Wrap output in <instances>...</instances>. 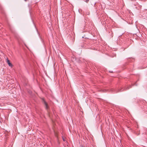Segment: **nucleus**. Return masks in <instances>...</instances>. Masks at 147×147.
Listing matches in <instances>:
<instances>
[{
  "instance_id": "7ed1b4c3",
  "label": "nucleus",
  "mask_w": 147,
  "mask_h": 147,
  "mask_svg": "<svg viewBox=\"0 0 147 147\" xmlns=\"http://www.w3.org/2000/svg\"><path fill=\"white\" fill-rule=\"evenodd\" d=\"M89 1V0H86L85 1L87 3H88V2Z\"/></svg>"
},
{
  "instance_id": "20e7f679",
  "label": "nucleus",
  "mask_w": 147,
  "mask_h": 147,
  "mask_svg": "<svg viewBox=\"0 0 147 147\" xmlns=\"http://www.w3.org/2000/svg\"><path fill=\"white\" fill-rule=\"evenodd\" d=\"M63 141H65V139L63 137Z\"/></svg>"
},
{
  "instance_id": "f257e3e1",
  "label": "nucleus",
  "mask_w": 147,
  "mask_h": 147,
  "mask_svg": "<svg viewBox=\"0 0 147 147\" xmlns=\"http://www.w3.org/2000/svg\"><path fill=\"white\" fill-rule=\"evenodd\" d=\"M43 102L45 105V108L47 109H48V106L47 103L45 101L44 99L43 100Z\"/></svg>"
},
{
  "instance_id": "f03ea898",
  "label": "nucleus",
  "mask_w": 147,
  "mask_h": 147,
  "mask_svg": "<svg viewBox=\"0 0 147 147\" xmlns=\"http://www.w3.org/2000/svg\"><path fill=\"white\" fill-rule=\"evenodd\" d=\"M7 62L9 66L11 67L12 66V64L7 59Z\"/></svg>"
},
{
  "instance_id": "39448f33",
  "label": "nucleus",
  "mask_w": 147,
  "mask_h": 147,
  "mask_svg": "<svg viewBox=\"0 0 147 147\" xmlns=\"http://www.w3.org/2000/svg\"><path fill=\"white\" fill-rule=\"evenodd\" d=\"M81 147H83V146H81Z\"/></svg>"
}]
</instances>
